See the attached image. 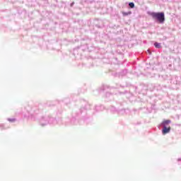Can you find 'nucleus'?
<instances>
[{
	"mask_svg": "<svg viewBox=\"0 0 181 181\" xmlns=\"http://www.w3.org/2000/svg\"><path fill=\"white\" fill-rule=\"evenodd\" d=\"M151 16H152L153 19H156L159 22V23H163L165 22V13H155L152 12L150 13Z\"/></svg>",
	"mask_w": 181,
	"mask_h": 181,
	"instance_id": "f257e3e1",
	"label": "nucleus"
},
{
	"mask_svg": "<svg viewBox=\"0 0 181 181\" xmlns=\"http://www.w3.org/2000/svg\"><path fill=\"white\" fill-rule=\"evenodd\" d=\"M170 132V127H167L166 126H164L162 130L163 135H166V134H169Z\"/></svg>",
	"mask_w": 181,
	"mask_h": 181,
	"instance_id": "f03ea898",
	"label": "nucleus"
},
{
	"mask_svg": "<svg viewBox=\"0 0 181 181\" xmlns=\"http://www.w3.org/2000/svg\"><path fill=\"white\" fill-rule=\"evenodd\" d=\"M170 120L167 119V120H164L163 121V127H166V125H169V124H170Z\"/></svg>",
	"mask_w": 181,
	"mask_h": 181,
	"instance_id": "7ed1b4c3",
	"label": "nucleus"
},
{
	"mask_svg": "<svg viewBox=\"0 0 181 181\" xmlns=\"http://www.w3.org/2000/svg\"><path fill=\"white\" fill-rule=\"evenodd\" d=\"M154 46L156 49H160L162 47V45L159 42H155Z\"/></svg>",
	"mask_w": 181,
	"mask_h": 181,
	"instance_id": "20e7f679",
	"label": "nucleus"
},
{
	"mask_svg": "<svg viewBox=\"0 0 181 181\" xmlns=\"http://www.w3.org/2000/svg\"><path fill=\"white\" fill-rule=\"evenodd\" d=\"M129 6H130V8H135V4L134 3H129Z\"/></svg>",
	"mask_w": 181,
	"mask_h": 181,
	"instance_id": "39448f33",
	"label": "nucleus"
},
{
	"mask_svg": "<svg viewBox=\"0 0 181 181\" xmlns=\"http://www.w3.org/2000/svg\"><path fill=\"white\" fill-rule=\"evenodd\" d=\"M122 14L124 15V16H128V15H131V13L123 12Z\"/></svg>",
	"mask_w": 181,
	"mask_h": 181,
	"instance_id": "423d86ee",
	"label": "nucleus"
},
{
	"mask_svg": "<svg viewBox=\"0 0 181 181\" xmlns=\"http://www.w3.org/2000/svg\"><path fill=\"white\" fill-rule=\"evenodd\" d=\"M148 53L151 54V51L149 49L147 50Z\"/></svg>",
	"mask_w": 181,
	"mask_h": 181,
	"instance_id": "0eeeda50",
	"label": "nucleus"
}]
</instances>
